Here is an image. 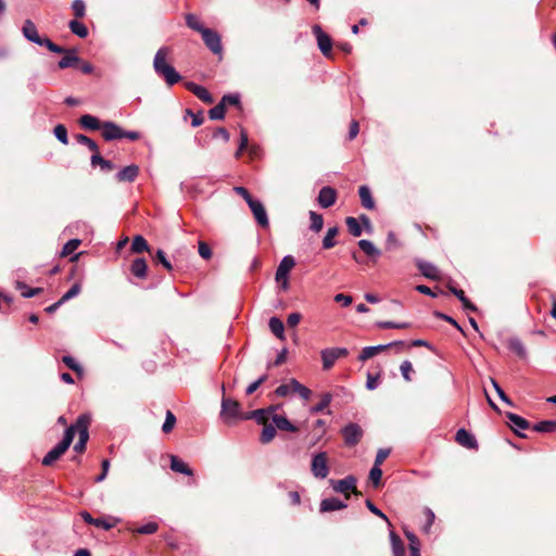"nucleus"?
<instances>
[{
	"instance_id": "nucleus-1",
	"label": "nucleus",
	"mask_w": 556,
	"mask_h": 556,
	"mask_svg": "<svg viewBox=\"0 0 556 556\" xmlns=\"http://www.w3.org/2000/svg\"><path fill=\"white\" fill-rule=\"evenodd\" d=\"M168 54V48L162 47L157 50V52L154 55L153 60V67L155 73L163 77L167 85L173 86L177 84L181 76L180 74L175 70L174 66L169 65L166 62V58Z\"/></svg>"
},
{
	"instance_id": "nucleus-2",
	"label": "nucleus",
	"mask_w": 556,
	"mask_h": 556,
	"mask_svg": "<svg viewBox=\"0 0 556 556\" xmlns=\"http://www.w3.org/2000/svg\"><path fill=\"white\" fill-rule=\"evenodd\" d=\"M22 34L25 39L28 41L36 43L38 46L46 47L49 51L53 53H63L65 52V48L58 46L53 41H51L49 38H42L38 34L37 26L31 20H26L22 27Z\"/></svg>"
},
{
	"instance_id": "nucleus-3",
	"label": "nucleus",
	"mask_w": 556,
	"mask_h": 556,
	"mask_svg": "<svg viewBox=\"0 0 556 556\" xmlns=\"http://www.w3.org/2000/svg\"><path fill=\"white\" fill-rule=\"evenodd\" d=\"M244 415L238 401L223 397L219 417L224 424L233 426L240 420H245Z\"/></svg>"
},
{
	"instance_id": "nucleus-4",
	"label": "nucleus",
	"mask_w": 556,
	"mask_h": 556,
	"mask_svg": "<svg viewBox=\"0 0 556 556\" xmlns=\"http://www.w3.org/2000/svg\"><path fill=\"white\" fill-rule=\"evenodd\" d=\"M72 442H73V431H72V429H66L64 432L63 439L52 450H50L45 455L41 464L43 466L53 465L68 450Z\"/></svg>"
},
{
	"instance_id": "nucleus-5",
	"label": "nucleus",
	"mask_w": 556,
	"mask_h": 556,
	"mask_svg": "<svg viewBox=\"0 0 556 556\" xmlns=\"http://www.w3.org/2000/svg\"><path fill=\"white\" fill-rule=\"evenodd\" d=\"M330 468L328 464V455L326 452H318L312 456L311 472L316 479H326Z\"/></svg>"
},
{
	"instance_id": "nucleus-6",
	"label": "nucleus",
	"mask_w": 556,
	"mask_h": 556,
	"mask_svg": "<svg viewBox=\"0 0 556 556\" xmlns=\"http://www.w3.org/2000/svg\"><path fill=\"white\" fill-rule=\"evenodd\" d=\"M356 482L357 480L354 476H346L341 480H329V484L333 489V491L344 494L346 500L350 498V492L358 494L356 490Z\"/></svg>"
},
{
	"instance_id": "nucleus-7",
	"label": "nucleus",
	"mask_w": 556,
	"mask_h": 556,
	"mask_svg": "<svg viewBox=\"0 0 556 556\" xmlns=\"http://www.w3.org/2000/svg\"><path fill=\"white\" fill-rule=\"evenodd\" d=\"M344 444L349 447L355 446L362 440L364 430L356 422H349L341 429Z\"/></svg>"
},
{
	"instance_id": "nucleus-8",
	"label": "nucleus",
	"mask_w": 556,
	"mask_h": 556,
	"mask_svg": "<svg viewBox=\"0 0 556 556\" xmlns=\"http://www.w3.org/2000/svg\"><path fill=\"white\" fill-rule=\"evenodd\" d=\"M89 425H90V417L88 415H80L75 424L71 425L67 429H72L73 431V438L76 433H78L79 439L78 442L87 444L89 440Z\"/></svg>"
},
{
	"instance_id": "nucleus-9",
	"label": "nucleus",
	"mask_w": 556,
	"mask_h": 556,
	"mask_svg": "<svg viewBox=\"0 0 556 556\" xmlns=\"http://www.w3.org/2000/svg\"><path fill=\"white\" fill-rule=\"evenodd\" d=\"M201 35H202V39H203L205 46L214 54H222V52H223L222 38L217 31H215L211 28H205L201 33Z\"/></svg>"
},
{
	"instance_id": "nucleus-10",
	"label": "nucleus",
	"mask_w": 556,
	"mask_h": 556,
	"mask_svg": "<svg viewBox=\"0 0 556 556\" xmlns=\"http://www.w3.org/2000/svg\"><path fill=\"white\" fill-rule=\"evenodd\" d=\"M312 31L317 39L318 48L321 51V53L325 56H329L331 54L332 49V40L330 36L324 33L319 25H314Z\"/></svg>"
},
{
	"instance_id": "nucleus-11",
	"label": "nucleus",
	"mask_w": 556,
	"mask_h": 556,
	"mask_svg": "<svg viewBox=\"0 0 556 556\" xmlns=\"http://www.w3.org/2000/svg\"><path fill=\"white\" fill-rule=\"evenodd\" d=\"M248 205L257 224L263 228H267L269 226V220L263 203L260 200L253 199L252 201H249Z\"/></svg>"
},
{
	"instance_id": "nucleus-12",
	"label": "nucleus",
	"mask_w": 556,
	"mask_h": 556,
	"mask_svg": "<svg viewBox=\"0 0 556 556\" xmlns=\"http://www.w3.org/2000/svg\"><path fill=\"white\" fill-rule=\"evenodd\" d=\"M404 342L403 341H394V342H390V343H387V344H379V345H372V346H366L362 350L359 356H358V359L362 361V362H365L371 357H374L375 355H377L379 352H382V351H386L388 350L389 348L391 346H404Z\"/></svg>"
},
{
	"instance_id": "nucleus-13",
	"label": "nucleus",
	"mask_w": 556,
	"mask_h": 556,
	"mask_svg": "<svg viewBox=\"0 0 556 556\" xmlns=\"http://www.w3.org/2000/svg\"><path fill=\"white\" fill-rule=\"evenodd\" d=\"M185 87L187 90L192 92L198 99H200L204 103H206V104L214 103L213 96L210 93V91L205 87L200 86L193 81H187L185 84Z\"/></svg>"
},
{
	"instance_id": "nucleus-14",
	"label": "nucleus",
	"mask_w": 556,
	"mask_h": 556,
	"mask_svg": "<svg viewBox=\"0 0 556 556\" xmlns=\"http://www.w3.org/2000/svg\"><path fill=\"white\" fill-rule=\"evenodd\" d=\"M295 260L291 255H286L279 263L275 279L277 282H280L282 279H288V275L290 270L294 267Z\"/></svg>"
},
{
	"instance_id": "nucleus-15",
	"label": "nucleus",
	"mask_w": 556,
	"mask_h": 556,
	"mask_svg": "<svg viewBox=\"0 0 556 556\" xmlns=\"http://www.w3.org/2000/svg\"><path fill=\"white\" fill-rule=\"evenodd\" d=\"M102 137L105 141H113L122 139V128L114 122H103L102 123Z\"/></svg>"
},
{
	"instance_id": "nucleus-16",
	"label": "nucleus",
	"mask_w": 556,
	"mask_h": 556,
	"mask_svg": "<svg viewBox=\"0 0 556 556\" xmlns=\"http://www.w3.org/2000/svg\"><path fill=\"white\" fill-rule=\"evenodd\" d=\"M318 204L324 207L328 208L332 206L337 201V191L331 187H323L319 190L318 198H317Z\"/></svg>"
},
{
	"instance_id": "nucleus-17",
	"label": "nucleus",
	"mask_w": 556,
	"mask_h": 556,
	"mask_svg": "<svg viewBox=\"0 0 556 556\" xmlns=\"http://www.w3.org/2000/svg\"><path fill=\"white\" fill-rule=\"evenodd\" d=\"M505 416L509 420L513 431L516 432L520 438H526V435L520 433L518 430L519 429H521V430L529 429L530 422L527 419H525L523 417H521L515 413L507 412L505 414Z\"/></svg>"
},
{
	"instance_id": "nucleus-18",
	"label": "nucleus",
	"mask_w": 556,
	"mask_h": 556,
	"mask_svg": "<svg viewBox=\"0 0 556 556\" xmlns=\"http://www.w3.org/2000/svg\"><path fill=\"white\" fill-rule=\"evenodd\" d=\"M139 175V166L136 164H130L122 168L115 175V179L118 182H132Z\"/></svg>"
},
{
	"instance_id": "nucleus-19",
	"label": "nucleus",
	"mask_w": 556,
	"mask_h": 556,
	"mask_svg": "<svg viewBox=\"0 0 556 556\" xmlns=\"http://www.w3.org/2000/svg\"><path fill=\"white\" fill-rule=\"evenodd\" d=\"M455 440L458 444H460L464 447L470 448V450H477L478 448V442L476 438L467 431L465 428H460L457 430Z\"/></svg>"
},
{
	"instance_id": "nucleus-20",
	"label": "nucleus",
	"mask_w": 556,
	"mask_h": 556,
	"mask_svg": "<svg viewBox=\"0 0 556 556\" xmlns=\"http://www.w3.org/2000/svg\"><path fill=\"white\" fill-rule=\"evenodd\" d=\"M418 269L420 273L428 279L431 280H439L440 279V273L437 266H434L432 263L427 261L418 260L416 263Z\"/></svg>"
},
{
	"instance_id": "nucleus-21",
	"label": "nucleus",
	"mask_w": 556,
	"mask_h": 556,
	"mask_svg": "<svg viewBox=\"0 0 556 556\" xmlns=\"http://www.w3.org/2000/svg\"><path fill=\"white\" fill-rule=\"evenodd\" d=\"M65 54L58 63L59 68L64 70L67 67H76L80 63V58L76 54L75 49L67 50L65 49Z\"/></svg>"
},
{
	"instance_id": "nucleus-22",
	"label": "nucleus",
	"mask_w": 556,
	"mask_h": 556,
	"mask_svg": "<svg viewBox=\"0 0 556 556\" xmlns=\"http://www.w3.org/2000/svg\"><path fill=\"white\" fill-rule=\"evenodd\" d=\"M348 505L345 502L337 498V497H328L324 498L320 502V511L321 513H328V511H334V510H341L346 508Z\"/></svg>"
},
{
	"instance_id": "nucleus-23",
	"label": "nucleus",
	"mask_w": 556,
	"mask_h": 556,
	"mask_svg": "<svg viewBox=\"0 0 556 556\" xmlns=\"http://www.w3.org/2000/svg\"><path fill=\"white\" fill-rule=\"evenodd\" d=\"M357 244L359 249L374 262H376L380 257L381 251L378 248H376V245L371 241L367 239H362L358 241Z\"/></svg>"
},
{
	"instance_id": "nucleus-24",
	"label": "nucleus",
	"mask_w": 556,
	"mask_h": 556,
	"mask_svg": "<svg viewBox=\"0 0 556 556\" xmlns=\"http://www.w3.org/2000/svg\"><path fill=\"white\" fill-rule=\"evenodd\" d=\"M130 271L135 277L139 279L147 278L148 265L146 260L142 257L135 258L130 265Z\"/></svg>"
},
{
	"instance_id": "nucleus-25",
	"label": "nucleus",
	"mask_w": 556,
	"mask_h": 556,
	"mask_svg": "<svg viewBox=\"0 0 556 556\" xmlns=\"http://www.w3.org/2000/svg\"><path fill=\"white\" fill-rule=\"evenodd\" d=\"M80 516L81 518L84 519V521L88 525H93L98 528H101V529H104V530H109L111 528H113V523L109 522L106 519L104 518H93L88 511H81L80 513Z\"/></svg>"
},
{
	"instance_id": "nucleus-26",
	"label": "nucleus",
	"mask_w": 556,
	"mask_h": 556,
	"mask_svg": "<svg viewBox=\"0 0 556 556\" xmlns=\"http://www.w3.org/2000/svg\"><path fill=\"white\" fill-rule=\"evenodd\" d=\"M358 194L361 198L362 205L366 210H374L376 207L374 198L371 195V191L368 186H366V185L361 186L358 189Z\"/></svg>"
},
{
	"instance_id": "nucleus-27",
	"label": "nucleus",
	"mask_w": 556,
	"mask_h": 556,
	"mask_svg": "<svg viewBox=\"0 0 556 556\" xmlns=\"http://www.w3.org/2000/svg\"><path fill=\"white\" fill-rule=\"evenodd\" d=\"M271 419H273V422L275 424V427L279 430H283V431H288V432H296L298 431V428L293 424H291L290 420L286 416L274 414Z\"/></svg>"
},
{
	"instance_id": "nucleus-28",
	"label": "nucleus",
	"mask_w": 556,
	"mask_h": 556,
	"mask_svg": "<svg viewBox=\"0 0 556 556\" xmlns=\"http://www.w3.org/2000/svg\"><path fill=\"white\" fill-rule=\"evenodd\" d=\"M170 469L186 476H193V470L178 456H170Z\"/></svg>"
},
{
	"instance_id": "nucleus-29",
	"label": "nucleus",
	"mask_w": 556,
	"mask_h": 556,
	"mask_svg": "<svg viewBox=\"0 0 556 556\" xmlns=\"http://www.w3.org/2000/svg\"><path fill=\"white\" fill-rule=\"evenodd\" d=\"M90 164L92 167L100 166L103 172H111L115 168V165L111 161L102 157L99 151L91 155Z\"/></svg>"
},
{
	"instance_id": "nucleus-30",
	"label": "nucleus",
	"mask_w": 556,
	"mask_h": 556,
	"mask_svg": "<svg viewBox=\"0 0 556 556\" xmlns=\"http://www.w3.org/2000/svg\"><path fill=\"white\" fill-rule=\"evenodd\" d=\"M448 290L462 302L463 307L467 311L476 312L477 306L470 302V300L465 295V292L462 289H457L456 287L450 285Z\"/></svg>"
},
{
	"instance_id": "nucleus-31",
	"label": "nucleus",
	"mask_w": 556,
	"mask_h": 556,
	"mask_svg": "<svg viewBox=\"0 0 556 556\" xmlns=\"http://www.w3.org/2000/svg\"><path fill=\"white\" fill-rule=\"evenodd\" d=\"M79 124L83 128L88 130H98L102 127V123L93 115L85 114L80 116Z\"/></svg>"
},
{
	"instance_id": "nucleus-32",
	"label": "nucleus",
	"mask_w": 556,
	"mask_h": 556,
	"mask_svg": "<svg viewBox=\"0 0 556 556\" xmlns=\"http://www.w3.org/2000/svg\"><path fill=\"white\" fill-rule=\"evenodd\" d=\"M321 361H323V368L325 370H329L336 363L338 358L334 350L331 349H325L320 352Z\"/></svg>"
},
{
	"instance_id": "nucleus-33",
	"label": "nucleus",
	"mask_w": 556,
	"mask_h": 556,
	"mask_svg": "<svg viewBox=\"0 0 556 556\" xmlns=\"http://www.w3.org/2000/svg\"><path fill=\"white\" fill-rule=\"evenodd\" d=\"M393 556H405V546L401 538L394 532H390Z\"/></svg>"
},
{
	"instance_id": "nucleus-34",
	"label": "nucleus",
	"mask_w": 556,
	"mask_h": 556,
	"mask_svg": "<svg viewBox=\"0 0 556 556\" xmlns=\"http://www.w3.org/2000/svg\"><path fill=\"white\" fill-rule=\"evenodd\" d=\"M270 331L280 340L285 339L283 323L276 316L271 317L268 323Z\"/></svg>"
},
{
	"instance_id": "nucleus-35",
	"label": "nucleus",
	"mask_w": 556,
	"mask_h": 556,
	"mask_svg": "<svg viewBox=\"0 0 556 556\" xmlns=\"http://www.w3.org/2000/svg\"><path fill=\"white\" fill-rule=\"evenodd\" d=\"M244 418H245V420L254 419L257 424L265 425V424H267V419H268L267 410H265L264 408L251 410V412L245 413Z\"/></svg>"
},
{
	"instance_id": "nucleus-36",
	"label": "nucleus",
	"mask_w": 556,
	"mask_h": 556,
	"mask_svg": "<svg viewBox=\"0 0 556 556\" xmlns=\"http://www.w3.org/2000/svg\"><path fill=\"white\" fill-rule=\"evenodd\" d=\"M331 401H332L331 393H329V392L323 393L320 396L319 403H317L316 405L311 407V409H309L311 414H318V413L324 412L329 406Z\"/></svg>"
},
{
	"instance_id": "nucleus-37",
	"label": "nucleus",
	"mask_w": 556,
	"mask_h": 556,
	"mask_svg": "<svg viewBox=\"0 0 556 556\" xmlns=\"http://www.w3.org/2000/svg\"><path fill=\"white\" fill-rule=\"evenodd\" d=\"M131 251L134 253H138V254L142 253V252H150V247H149L147 240L142 236L137 235L132 239Z\"/></svg>"
},
{
	"instance_id": "nucleus-38",
	"label": "nucleus",
	"mask_w": 556,
	"mask_h": 556,
	"mask_svg": "<svg viewBox=\"0 0 556 556\" xmlns=\"http://www.w3.org/2000/svg\"><path fill=\"white\" fill-rule=\"evenodd\" d=\"M68 27L71 31L79 38H86L89 34L87 26L77 20H72L68 23Z\"/></svg>"
},
{
	"instance_id": "nucleus-39",
	"label": "nucleus",
	"mask_w": 556,
	"mask_h": 556,
	"mask_svg": "<svg viewBox=\"0 0 556 556\" xmlns=\"http://www.w3.org/2000/svg\"><path fill=\"white\" fill-rule=\"evenodd\" d=\"M276 429L277 428L274 425L265 424L263 427L261 437H260V441L263 444H267V443L271 442L274 440V438L276 437V433H277Z\"/></svg>"
},
{
	"instance_id": "nucleus-40",
	"label": "nucleus",
	"mask_w": 556,
	"mask_h": 556,
	"mask_svg": "<svg viewBox=\"0 0 556 556\" xmlns=\"http://www.w3.org/2000/svg\"><path fill=\"white\" fill-rule=\"evenodd\" d=\"M532 429L536 432L553 433L556 432V420H543L535 424Z\"/></svg>"
},
{
	"instance_id": "nucleus-41",
	"label": "nucleus",
	"mask_w": 556,
	"mask_h": 556,
	"mask_svg": "<svg viewBox=\"0 0 556 556\" xmlns=\"http://www.w3.org/2000/svg\"><path fill=\"white\" fill-rule=\"evenodd\" d=\"M338 227H331L328 229L326 236L323 239V249L329 250L336 245L334 237L338 235Z\"/></svg>"
},
{
	"instance_id": "nucleus-42",
	"label": "nucleus",
	"mask_w": 556,
	"mask_h": 556,
	"mask_svg": "<svg viewBox=\"0 0 556 556\" xmlns=\"http://www.w3.org/2000/svg\"><path fill=\"white\" fill-rule=\"evenodd\" d=\"M309 219H311V230L314 232H319L324 226L323 215L316 213L315 211H309Z\"/></svg>"
},
{
	"instance_id": "nucleus-43",
	"label": "nucleus",
	"mask_w": 556,
	"mask_h": 556,
	"mask_svg": "<svg viewBox=\"0 0 556 556\" xmlns=\"http://www.w3.org/2000/svg\"><path fill=\"white\" fill-rule=\"evenodd\" d=\"M75 139L78 143L86 146L93 153L99 151L98 143L94 140H92L91 138H89L88 136L83 135V134H77V135H75Z\"/></svg>"
},
{
	"instance_id": "nucleus-44",
	"label": "nucleus",
	"mask_w": 556,
	"mask_h": 556,
	"mask_svg": "<svg viewBox=\"0 0 556 556\" xmlns=\"http://www.w3.org/2000/svg\"><path fill=\"white\" fill-rule=\"evenodd\" d=\"M291 386H292V391L299 393V395L303 399V400H308L312 395V391L301 384L296 379H291Z\"/></svg>"
},
{
	"instance_id": "nucleus-45",
	"label": "nucleus",
	"mask_w": 556,
	"mask_h": 556,
	"mask_svg": "<svg viewBox=\"0 0 556 556\" xmlns=\"http://www.w3.org/2000/svg\"><path fill=\"white\" fill-rule=\"evenodd\" d=\"M345 224L350 233L354 237H359L363 232L362 226L358 223V219L355 217H346Z\"/></svg>"
},
{
	"instance_id": "nucleus-46",
	"label": "nucleus",
	"mask_w": 556,
	"mask_h": 556,
	"mask_svg": "<svg viewBox=\"0 0 556 556\" xmlns=\"http://www.w3.org/2000/svg\"><path fill=\"white\" fill-rule=\"evenodd\" d=\"M153 260L160 264L167 270L173 271L174 267L172 263L167 260L166 254L163 250L159 249L153 255Z\"/></svg>"
},
{
	"instance_id": "nucleus-47",
	"label": "nucleus",
	"mask_w": 556,
	"mask_h": 556,
	"mask_svg": "<svg viewBox=\"0 0 556 556\" xmlns=\"http://www.w3.org/2000/svg\"><path fill=\"white\" fill-rule=\"evenodd\" d=\"M81 241L79 239H71L68 240L62 249L61 256H68L77 250L80 245Z\"/></svg>"
},
{
	"instance_id": "nucleus-48",
	"label": "nucleus",
	"mask_w": 556,
	"mask_h": 556,
	"mask_svg": "<svg viewBox=\"0 0 556 556\" xmlns=\"http://www.w3.org/2000/svg\"><path fill=\"white\" fill-rule=\"evenodd\" d=\"M226 108L219 102L208 111V117L213 121L224 119Z\"/></svg>"
},
{
	"instance_id": "nucleus-49",
	"label": "nucleus",
	"mask_w": 556,
	"mask_h": 556,
	"mask_svg": "<svg viewBox=\"0 0 556 556\" xmlns=\"http://www.w3.org/2000/svg\"><path fill=\"white\" fill-rule=\"evenodd\" d=\"M186 24L188 27L200 34L206 28L199 22L198 17L193 14L186 15Z\"/></svg>"
},
{
	"instance_id": "nucleus-50",
	"label": "nucleus",
	"mask_w": 556,
	"mask_h": 556,
	"mask_svg": "<svg viewBox=\"0 0 556 556\" xmlns=\"http://www.w3.org/2000/svg\"><path fill=\"white\" fill-rule=\"evenodd\" d=\"M377 326L381 329H407L410 327L408 323L378 321Z\"/></svg>"
},
{
	"instance_id": "nucleus-51",
	"label": "nucleus",
	"mask_w": 556,
	"mask_h": 556,
	"mask_svg": "<svg viewBox=\"0 0 556 556\" xmlns=\"http://www.w3.org/2000/svg\"><path fill=\"white\" fill-rule=\"evenodd\" d=\"M72 10L76 18H83L86 15V5L84 0H74L72 2Z\"/></svg>"
},
{
	"instance_id": "nucleus-52",
	"label": "nucleus",
	"mask_w": 556,
	"mask_h": 556,
	"mask_svg": "<svg viewBox=\"0 0 556 556\" xmlns=\"http://www.w3.org/2000/svg\"><path fill=\"white\" fill-rule=\"evenodd\" d=\"M53 134L60 142L63 144H68L67 129L64 125H56L54 127Z\"/></svg>"
},
{
	"instance_id": "nucleus-53",
	"label": "nucleus",
	"mask_w": 556,
	"mask_h": 556,
	"mask_svg": "<svg viewBox=\"0 0 556 556\" xmlns=\"http://www.w3.org/2000/svg\"><path fill=\"white\" fill-rule=\"evenodd\" d=\"M62 362L73 371L79 375L83 372V367L76 362V359L73 356L64 355L62 357Z\"/></svg>"
},
{
	"instance_id": "nucleus-54",
	"label": "nucleus",
	"mask_w": 556,
	"mask_h": 556,
	"mask_svg": "<svg viewBox=\"0 0 556 556\" xmlns=\"http://www.w3.org/2000/svg\"><path fill=\"white\" fill-rule=\"evenodd\" d=\"M509 349L520 357H523L526 355V348L519 339H510Z\"/></svg>"
},
{
	"instance_id": "nucleus-55",
	"label": "nucleus",
	"mask_w": 556,
	"mask_h": 556,
	"mask_svg": "<svg viewBox=\"0 0 556 556\" xmlns=\"http://www.w3.org/2000/svg\"><path fill=\"white\" fill-rule=\"evenodd\" d=\"M175 424H176L175 415L170 410H167L166 412L165 421H164V424L162 426V431L164 433L170 432L173 430Z\"/></svg>"
},
{
	"instance_id": "nucleus-56",
	"label": "nucleus",
	"mask_w": 556,
	"mask_h": 556,
	"mask_svg": "<svg viewBox=\"0 0 556 556\" xmlns=\"http://www.w3.org/2000/svg\"><path fill=\"white\" fill-rule=\"evenodd\" d=\"M382 470L379 466H372L369 471V479L372 482L374 486L378 488L381 482Z\"/></svg>"
},
{
	"instance_id": "nucleus-57",
	"label": "nucleus",
	"mask_w": 556,
	"mask_h": 556,
	"mask_svg": "<svg viewBox=\"0 0 556 556\" xmlns=\"http://www.w3.org/2000/svg\"><path fill=\"white\" fill-rule=\"evenodd\" d=\"M80 285L78 282L74 283L68 291H66L62 296H61V302L65 303L67 301H70L71 299L77 296L79 293H80Z\"/></svg>"
},
{
	"instance_id": "nucleus-58",
	"label": "nucleus",
	"mask_w": 556,
	"mask_h": 556,
	"mask_svg": "<svg viewBox=\"0 0 556 556\" xmlns=\"http://www.w3.org/2000/svg\"><path fill=\"white\" fill-rule=\"evenodd\" d=\"M225 108L227 105H240V94L239 93H228L223 96L219 101Z\"/></svg>"
},
{
	"instance_id": "nucleus-59",
	"label": "nucleus",
	"mask_w": 556,
	"mask_h": 556,
	"mask_svg": "<svg viewBox=\"0 0 556 556\" xmlns=\"http://www.w3.org/2000/svg\"><path fill=\"white\" fill-rule=\"evenodd\" d=\"M401 374L405 381H412L410 374L414 372L413 365L409 361L402 362L400 366Z\"/></svg>"
},
{
	"instance_id": "nucleus-60",
	"label": "nucleus",
	"mask_w": 556,
	"mask_h": 556,
	"mask_svg": "<svg viewBox=\"0 0 556 556\" xmlns=\"http://www.w3.org/2000/svg\"><path fill=\"white\" fill-rule=\"evenodd\" d=\"M366 507L376 516L383 519L388 522L389 526H391V522L386 514H383L370 500H366L365 502Z\"/></svg>"
},
{
	"instance_id": "nucleus-61",
	"label": "nucleus",
	"mask_w": 556,
	"mask_h": 556,
	"mask_svg": "<svg viewBox=\"0 0 556 556\" xmlns=\"http://www.w3.org/2000/svg\"><path fill=\"white\" fill-rule=\"evenodd\" d=\"M198 251L202 258L210 260L212 257V250L210 245L204 241H199Z\"/></svg>"
},
{
	"instance_id": "nucleus-62",
	"label": "nucleus",
	"mask_w": 556,
	"mask_h": 556,
	"mask_svg": "<svg viewBox=\"0 0 556 556\" xmlns=\"http://www.w3.org/2000/svg\"><path fill=\"white\" fill-rule=\"evenodd\" d=\"M18 288L26 289L25 291L22 292V296L25 299H30V298L39 294L42 291L41 288H27V286L25 283H21V282H18Z\"/></svg>"
},
{
	"instance_id": "nucleus-63",
	"label": "nucleus",
	"mask_w": 556,
	"mask_h": 556,
	"mask_svg": "<svg viewBox=\"0 0 556 556\" xmlns=\"http://www.w3.org/2000/svg\"><path fill=\"white\" fill-rule=\"evenodd\" d=\"M159 529V526L156 522H148L137 529V532L140 534H152L155 533Z\"/></svg>"
},
{
	"instance_id": "nucleus-64",
	"label": "nucleus",
	"mask_w": 556,
	"mask_h": 556,
	"mask_svg": "<svg viewBox=\"0 0 556 556\" xmlns=\"http://www.w3.org/2000/svg\"><path fill=\"white\" fill-rule=\"evenodd\" d=\"M391 450L390 448H380L378 450L375 458V466H381V464L386 460V458L390 455Z\"/></svg>"
}]
</instances>
